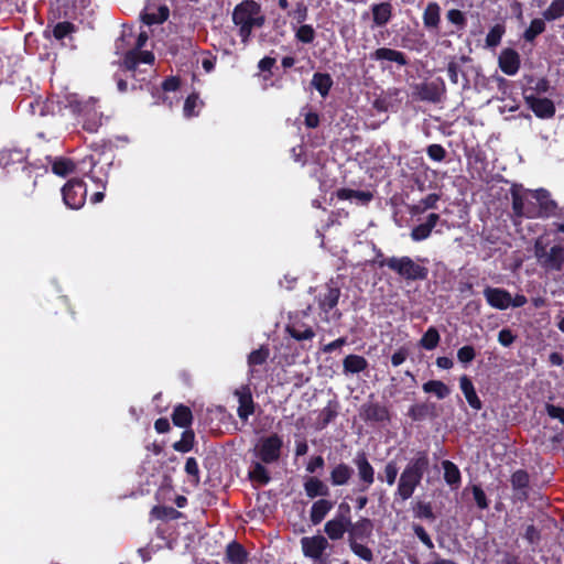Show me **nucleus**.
<instances>
[{
	"instance_id": "obj_6",
	"label": "nucleus",
	"mask_w": 564,
	"mask_h": 564,
	"mask_svg": "<svg viewBox=\"0 0 564 564\" xmlns=\"http://www.w3.org/2000/svg\"><path fill=\"white\" fill-rule=\"evenodd\" d=\"M534 254L542 268L549 271H558L564 263V247L553 246L547 250V245L543 237L536 239L534 243Z\"/></svg>"
},
{
	"instance_id": "obj_61",
	"label": "nucleus",
	"mask_w": 564,
	"mask_h": 564,
	"mask_svg": "<svg viewBox=\"0 0 564 564\" xmlns=\"http://www.w3.org/2000/svg\"><path fill=\"white\" fill-rule=\"evenodd\" d=\"M546 412L552 419L558 420L564 425V409L553 404H546Z\"/></svg>"
},
{
	"instance_id": "obj_12",
	"label": "nucleus",
	"mask_w": 564,
	"mask_h": 564,
	"mask_svg": "<svg viewBox=\"0 0 564 564\" xmlns=\"http://www.w3.org/2000/svg\"><path fill=\"white\" fill-rule=\"evenodd\" d=\"M301 544L304 555L313 560H319L323 552L329 546L327 539L323 535L302 538Z\"/></svg>"
},
{
	"instance_id": "obj_34",
	"label": "nucleus",
	"mask_w": 564,
	"mask_h": 564,
	"mask_svg": "<svg viewBox=\"0 0 564 564\" xmlns=\"http://www.w3.org/2000/svg\"><path fill=\"white\" fill-rule=\"evenodd\" d=\"M239 395L238 416L242 421H247L253 413V401L249 393H237Z\"/></svg>"
},
{
	"instance_id": "obj_11",
	"label": "nucleus",
	"mask_w": 564,
	"mask_h": 564,
	"mask_svg": "<svg viewBox=\"0 0 564 564\" xmlns=\"http://www.w3.org/2000/svg\"><path fill=\"white\" fill-rule=\"evenodd\" d=\"M445 91V85L442 79L431 83H423L415 86V94L420 100L438 102Z\"/></svg>"
},
{
	"instance_id": "obj_35",
	"label": "nucleus",
	"mask_w": 564,
	"mask_h": 564,
	"mask_svg": "<svg viewBox=\"0 0 564 564\" xmlns=\"http://www.w3.org/2000/svg\"><path fill=\"white\" fill-rule=\"evenodd\" d=\"M75 169L74 163L69 159L56 158L52 161V171L54 174L65 177Z\"/></svg>"
},
{
	"instance_id": "obj_63",
	"label": "nucleus",
	"mask_w": 564,
	"mask_h": 564,
	"mask_svg": "<svg viewBox=\"0 0 564 564\" xmlns=\"http://www.w3.org/2000/svg\"><path fill=\"white\" fill-rule=\"evenodd\" d=\"M324 467V458L322 456H314L310 459L306 465V470L311 474L315 473L317 469Z\"/></svg>"
},
{
	"instance_id": "obj_55",
	"label": "nucleus",
	"mask_w": 564,
	"mask_h": 564,
	"mask_svg": "<svg viewBox=\"0 0 564 564\" xmlns=\"http://www.w3.org/2000/svg\"><path fill=\"white\" fill-rule=\"evenodd\" d=\"M473 495H474V499H475L476 505L480 509L484 510V509L488 508V501H487L485 491L479 486H476V485L473 486Z\"/></svg>"
},
{
	"instance_id": "obj_50",
	"label": "nucleus",
	"mask_w": 564,
	"mask_h": 564,
	"mask_svg": "<svg viewBox=\"0 0 564 564\" xmlns=\"http://www.w3.org/2000/svg\"><path fill=\"white\" fill-rule=\"evenodd\" d=\"M295 36L302 43H312L315 37V31L311 25L304 24L297 29Z\"/></svg>"
},
{
	"instance_id": "obj_28",
	"label": "nucleus",
	"mask_w": 564,
	"mask_h": 564,
	"mask_svg": "<svg viewBox=\"0 0 564 564\" xmlns=\"http://www.w3.org/2000/svg\"><path fill=\"white\" fill-rule=\"evenodd\" d=\"M169 18V9L165 6H160L155 10L151 7H147L142 14V20L145 24L151 25L155 23H162Z\"/></svg>"
},
{
	"instance_id": "obj_52",
	"label": "nucleus",
	"mask_w": 564,
	"mask_h": 564,
	"mask_svg": "<svg viewBox=\"0 0 564 564\" xmlns=\"http://www.w3.org/2000/svg\"><path fill=\"white\" fill-rule=\"evenodd\" d=\"M426 152L429 158L436 162L443 161L446 155V151L441 144L429 145Z\"/></svg>"
},
{
	"instance_id": "obj_47",
	"label": "nucleus",
	"mask_w": 564,
	"mask_h": 564,
	"mask_svg": "<svg viewBox=\"0 0 564 564\" xmlns=\"http://www.w3.org/2000/svg\"><path fill=\"white\" fill-rule=\"evenodd\" d=\"M529 484V475L524 470H517L511 476V485L513 489L521 490L527 488Z\"/></svg>"
},
{
	"instance_id": "obj_32",
	"label": "nucleus",
	"mask_w": 564,
	"mask_h": 564,
	"mask_svg": "<svg viewBox=\"0 0 564 564\" xmlns=\"http://www.w3.org/2000/svg\"><path fill=\"white\" fill-rule=\"evenodd\" d=\"M444 479L449 486H458L460 484V471L458 467L451 460H443Z\"/></svg>"
},
{
	"instance_id": "obj_46",
	"label": "nucleus",
	"mask_w": 564,
	"mask_h": 564,
	"mask_svg": "<svg viewBox=\"0 0 564 564\" xmlns=\"http://www.w3.org/2000/svg\"><path fill=\"white\" fill-rule=\"evenodd\" d=\"M350 549L359 558L366 562H371L373 558L372 551L361 543L350 541Z\"/></svg>"
},
{
	"instance_id": "obj_13",
	"label": "nucleus",
	"mask_w": 564,
	"mask_h": 564,
	"mask_svg": "<svg viewBox=\"0 0 564 564\" xmlns=\"http://www.w3.org/2000/svg\"><path fill=\"white\" fill-rule=\"evenodd\" d=\"M524 99L536 117L550 119L555 115V106L551 99L540 98L534 95H527Z\"/></svg>"
},
{
	"instance_id": "obj_14",
	"label": "nucleus",
	"mask_w": 564,
	"mask_h": 564,
	"mask_svg": "<svg viewBox=\"0 0 564 564\" xmlns=\"http://www.w3.org/2000/svg\"><path fill=\"white\" fill-rule=\"evenodd\" d=\"M484 296L491 307L500 311L509 308L512 303L511 294L507 290L500 288L487 286L484 290Z\"/></svg>"
},
{
	"instance_id": "obj_42",
	"label": "nucleus",
	"mask_w": 564,
	"mask_h": 564,
	"mask_svg": "<svg viewBox=\"0 0 564 564\" xmlns=\"http://www.w3.org/2000/svg\"><path fill=\"white\" fill-rule=\"evenodd\" d=\"M194 433L193 431H184L180 441L173 444V448L176 452L187 453L193 448L194 444Z\"/></svg>"
},
{
	"instance_id": "obj_58",
	"label": "nucleus",
	"mask_w": 564,
	"mask_h": 564,
	"mask_svg": "<svg viewBox=\"0 0 564 564\" xmlns=\"http://www.w3.org/2000/svg\"><path fill=\"white\" fill-rule=\"evenodd\" d=\"M448 21L455 25L464 26L466 23L465 15L462 11L457 9H452L446 14Z\"/></svg>"
},
{
	"instance_id": "obj_24",
	"label": "nucleus",
	"mask_w": 564,
	"mask_h": 564,
	"mask_svg": "<svg viewBox=\"0 0 564 564\" xmlns=\"http://www.w3.org/2000/svg\"><path fill=\"white\" fill-rule=\"evenodd\" d=\"M368 361L365 357L359 355H348L343 360V371L345 375H357L366 370Z\"/></svg>"
},
{
	"instance_id": "obj_19",
	"label": "nucleus",
	"mask_w": 564,
	"mask_h": 564,
	"mask_svg": "<svg viewBox=\"0 0 564 564\" xmlns=\"http://www.w3.org/2000/svg\"><path fill=\"white\" fill-rule=\"evenodd\" d=\"M438 220H440L438 214H434V213L430 214L424 224H421L412 229L411 235H410L411 239L416 242L427 239L431 236V232H432L433 228L436 226Z\"/></svg>"
},
{
	"instance_id": "obj_10",
	"label": "nucleus",
	"mask_w": 564,
	"mask_h": 564,
	"mask_svg": "<svg viewBox=\"0 0 564 564\" xmlns=\"http://www.w3.org/2000/svg\"><path fill=\"white\" fill-rule=\"evenodd\" d=\"M352 462L357 468L358 477L360 480V487L358 490L365 492L375 482V468L364 452H358L355 455Z\"/></svg>"
},
{
	"instance_id": "obj_62",
	"label": "nucleus",
	"mask_w": 564,
	"mask_h": 564,
	"mask_svg": "<svg viewBox=\"0 0 564 564\" xmlns=\"http://www.w3.org/2000/svg\"><path fill=\"white\" fill-rule=\"evenodd\" d=\"M514 338L511 330L507 328L501 329L498 334V341L505 347H509L514 341Z\"/></svg>"
},
{
	"instance_id": "obj_17",
	"label": "nucleus",
	"mask_w": 564,
	"mask_h": 564,
	"mask_svg": "<svg viewBox=\"0 0 564 564\" xmlns=\"http://www.w3.org/2000/svg\"><path fill=\"white\" fill-rule=\"evenodd\" d=\"M351 524L350 520L346 517H336L325 523V533L332 540H339L344 536L348 527Z\"/></svg>"
},
{
	"instance_id": "obj_18",
	"label": "nucleus",
	"mask_w": 564,
	"mask_h": 564,
	"mask_svg": "<svg viewBox=\"0 0 564 564\" xmlns=\"http://www.w3.org/2000/svg\"><path fill=\"white\" fill-rule=\"evenodd\" d=\"M459 388L469 406L476 411H479L482 408V403L477 395L474 383L468 376L463 375L459 378Z\"/></svg>"
},
{
	"instance_id": "obj_45",
	"label": "nucleus",
	"mask_w": 564,
	"mask_h": 564,
	"mask_svg": "<svg viewBox=\"0 0 564 564\" xmlns=\"http://www.w3.org/2000/svg\"><path fill=\"white\" fill-rule=\"evenodd\" d=\"M288 332L296 340H307L312 339L315 335L314 330L311 327L306 326H290L288 327Z\"/></svg>"
},
{
	"instance_id": "obj_27",
	"label": "nucleus",
	"mask_w": 564,
	"mask_h": 564,
	"mask_svg": "<svg viewBox=\"0 0 564 564\" xmlns=\"http://www.w3.org/2000/svg\"><path fill=\"white\" fill-rule=\"evenodd\" d=\"M373 23L377 26L386 25L392 17V6L389 2H381L371 6Z\"/></svg>"
},
{
	"instance_id": "obj_3",
	"label": "nucleus",
	"mask_w": 564,
	"mask_h": 564,
	"mask_svg": "<svg viewBox=\"0 0 564 564\" xmlns=\"http://www.w3.org/2000/svg\"><path fill=\"white\" fill-rule=\"evenodd\" d=\"M232 21L239 28L241 42L246 45L250 40L252 29L261 28L264 24V17L256 1L246 0L234 9Z\"/></svg>"
},
{
	"instance_id": "obj_25",
	"label": "nucleus",
	"mask_w": 564,
	"mask_h": 564,
	"mask_svg": "<svg viewBox=\"0 0 564 564\" xmlns=\"http://www.w3.org/2000/svg\"><path fill=\"white\" fill-rule=\"evenodd\" d=\"M334 502L327 499L316 500L311 508L310 519L313 524H319L326 514L333 509Z\"/></svg>"
},
{
	"instance_id": "obj_39",
	"label": "nucleus",
	"mask_w": 564,
	"mask_h": 564,
	"mask_svg": "<svg viewBox=\"0 0 564 564\" xmlns=\"http://www.w3.org/2000/svg\"><path fill=\"white\" fill-rule=\"evenodd\" d=\"M545 31L544 19H533L530 26L524 31L523 37L528 42H533L534 39Z\"/></svg>"
},
{
	"instance_id": "obj_60",
	"label": "nucleus",
	"mask_w": 564,
	"mask_h": 564,
	"mask_svg": "<svg viewBox=\"0 0 564 564\" xmlns=\"http://www.w3.org/2000/svg\"><path fill=\"white\" fill-rule=\"evenodd\" d=\"M438 200H440V196L437 194H435V193L429 194L426 197H424L420 200L421 205H422V210L436 208V204Z\"/></svg>"
},
{
	"instance_id": "obj_43",
	"label": "nucleus",
	"mask_w": 564,
	"mask_h": 564,
	"mask_svg": "<svg viewBox=\"0 0 564 564\" xmlns=\"http://www.w3.org/2000/svg\"><path fill=\"white\" fill-rule=\"evenodd\" d=\"M249 474L252 480L258 481L261 485H265L270 481L269 473L260 462L253 464Z\"/></svg>"
},
{
	"instance_id": "obj_9",
	"label": "nucleus",
	"mask_w": 564,
	"mask_h": 564,
	"mask_svg": "<svg viewBox=\"0 0 564 564\" xmlns=\"http://www.w3.org/2000/svg\"><path fill=\"white\" fill-rule=\"evenodd\" d=\"M340 296V289L338 286L327 284L325 290L318 295V305L319 308L326 314H330L326 318H335L338 319L340 317V313L335 308L338 304V300Z\"/></svg>"
},
{
	"instance_id": "obj_44",
	"label": "nucleus",
	"mask_w": 564,
	"mask_h": 564,
	"mask_svg": "<svg viewBox=\"0 0 564 564\" xmlns=\"http://www.w3.org/2000/svg\"><path fill=\"white\" fill-rule=\"evenodd\" d=\"M350 533L355 536L368 535L371 532L372 523L369 519L364 518L354 524H350Z\"/></svg>"
},
{
	"instance_id": "obj_21",
	"label": "nucleus",
	"mask_w": 564,
	"mask_h": 564,
	"mask_svg": "<svg viewBox=\"0 0 564 564\" xmlns=\"http://www.w3.org/2000/svg\"><path fill=\"white\" fill-rule=\"evenodd\" d=\"M370 58L375 61H388L397 63L400 66L406 65L408 61L405 55L397 50L380 47L370 54Z\"/></svg>"
},
{
	"instance_id": "obj_5",
	"label": "nucleus",
	"mask_w": 564,
	"mask_h": 564,
	"mask_svg": "<svg viewBox=\"0 0 564 564\" xmlns=\"http://www.w3.org/2000/svg\"><path fill=\"white\" fill-rule=\"evenodd\" d=\"M68 107L74 113L84 117V129L89 132H96L102 122V115L96 109V100H80L76 95L67 98Z\"/></svg>"
},
{
	"instance_id": "obj_38",
	"label": "nucleus",
	"mask_w": 564,
	"mask_h": 564,
	"mask_svg": "<svg viewBox=\"0 0 564 564\" xmlns=\"http://www.w3.org/2000/svg\"><path fill=\"white\" fill-rule=\"evenodd\" d=\"M543 19L546 21H555L564 15V0H553L544 10Z\"/></svg>"
},
{
	"instance_id": "obj_59",
	"label": "nucleus",
	"mask_w": 564,
	"mask_h": 564,
	"mask_svg": "<svg viewBox=\"0 0 564 564\" xmlns=\"http://www.w3.org/2000/svg\"><path fill=\"white\" fill-rule=\"evenodd\" d=\"M198 105V97L196 95H191L187 97L184 104V115L185 117H193L195 115L194 109Z\"/></svg>"
},
{
	"instance_id": "obj_8",
	"label": "nucleus",
	"mask_w": 564,
	"mask_h": 564,
	"mask_svg": "<svg viewBox=\"0 0 564 564\" xmlns=\"http://www.w3.org/2000/svg\"><path fill=\"white\" fill-rule=\"evenodd\" d=\"M63 200L72 209H79L86 200L87 188L82 180L73 178L62 188Z\"/></svg>"
},
{
	"instance_id": "obj_41",
	"label": "nucleus",
	"mask_w": 564,
	"mask_h": 564,
	"mask_svg": "<svg viewBox=\"0 0 564 564\" xmlns=\"http://www.w3.org/2000/svg\"><path fill=\"white\" fill-rule=\"evenodd\" d=\"M227 557L232 564H242L247 553L240 544L231 543L227 547Z\"/></svg>"
},
{
	"instance_id": "obj_37",
	"label": "nucleus",
	"mask_w": 564,
	"mask_h": 564,
	"mask_svg": "<svg viewBox=\"0 0 564 564\" xmlns=\"http://www.w3.org/2000/svg\"><path fill=\"white\" fill-rule=\"evenodd\" d=\"M441 336L435 327H430L420 339V346L426 350H433L437 347Z\"/></svg>"
},
{
	"instance_id": "obj_30",
	"label": "nucleus",
	"mask_w": 564,
	"mask_h": 564,
	"mask_svg": "<svg viewBox=\"0 0 564 564\" xmlns=\"http://www.w3.org/2000/svg\"><path fill=\"white\" fill-rule=\"evenodd\" d=\"M311 84L321 94L322 97H326L332 88L333 79L329 74L315 73Z\"/></svg>"
},
{
	"instance_id": "obj_4",
	"label": "nucleus",
	"mask_w": 564,
	"mask_h": 564,
	"mask_svg": "<svg viewBox=\"0 0 564 564\" xmlns=\"http://www.w3.org/2000/svg\"><path fill=\"white\" fill-rule=\"evenodd\" d=\"M380 259L377 260L379 267H388L390 270L398 273L400 276L405 280H424L427 278L429 271L425 267L420 265L414 262L410 257H390L383 258L382 254L379 256Z\"/></svg>"
},
{
	"instance_id": "obj_64",
	"label": "nucleus",
	"mask_w": 564,
	"mask_h": 564,
	"mask_svg": "<svg viewBox=\"0 0 564 564\" xmlns=\"http://www.w3.org/2000/svg\"><path fill=\"white\" fill-rule=\"evenodd\" d=\"M408 355L409 352L405 348H400L399 350H397L391 357L392 366L398 367L401 364H403L408 358Z\"/></svg>"
},
{
	"instance_id": "obj_22",
	"label": "nucleus",
	"mask_w": 564,
	"mask_h": 564,
	"mask_svg": "<svg viewBox=\"0 0 564 564\" xmlns=\"http://www.w3.org/2000/svg\"><path fill=\"white\" fill-rule=\"evenodd\" d=\"M352 474L354 469L349 465L339 463L330 470L329 480L333 486H345L351 479Z\"/></svg>"
},
{
	"instance_id": "obj_2",
	"label": "nucleus",
	"mask_w": 564,
	"mask_h": 564,
	"mask_svg": "<svg viewBox=\"0 0 564 564\" xmlns=\"http://www.w3.org/2000/svg\"><path fill=\"white\" fill-rule=\"evenodd\" d=\"M430 465L429 456L425 452H419L412 457L400 474L395 498L406 501L410 499L419 485L421 484L425 471Z\"/></svg>"
},
{
	"instance_id": "obj_51",
	"label": "nucleus",
	"mask_w": 564,
	"mask_h": 564,
	"mask_svg": "<svg viewBox=\"0 0 564 564\" xmlns=\"http://www.w3.org/2000/svg\"><path fill=\"white\" fill-rule=\"evenodd\" d=\"M476 357V351L473 346L466 345L457 350V359L459 362L467 365Z\"/></svg>"
},
{
	"instance_id": "obj_16",
	"label": "nucleus",
	"mask_w": 564,
	"mask_h": 564,
	"mask_svg": "<svg viewBox=\"0 0 564 564\" xmlns=\"http://www.w3.org/2000/svg\"><path fill=\"white\" fill-rule=\"evenodd\" d=\"M154 55L149 51L130 50L124 54L123 64L129 70H135L140 63L152 64Z\"/></svg>"
},
{
	"instance_id": "obj_48",
	"label": "nucleus",
	"mask_w": 564,
	"mask_h": 564,
	"mask_svg": "<svg viewBox=\"0 0 564 564\" xmlns=\"http://www.w3.org/2000/svg\"><path fill=\"white\" fill-rule=\"evenodd\" d=\"M383 474H384L386 482L389 486L394 485L398 474H399V468H398L397 463L394 460L388 462L384 466Z\"/></svg>"
},
{
	"instance_id": "obj_7",
	"label": "nucleus",
	"mask_w": 564,
	"mask_h": 564,
	"mask_svg": "<svg viewBox=\"0 0 564 564\" xmlns=\"http://www.w3.org/2000/svg\"><path fill=\"white\" fill-rule=\"evenodd\" d=\"M283 440L278 434H270L258 440L254 455L264 464H273L280 459Z\"/></svg>"
},
{
	"instance_id": "obj_33",
	"label": "nucleus",
	"mask_w": 564,
	"mask_h": 564,
	"mask_svg": "<svg viewBox=\"0 0 564 564\" xmlns=\"http://www.w3.org/2000/svg\"><path fill=\"white\" fill-rule=\"evenodd\" d=\"M192 412L189 408L185 405H178L174 409L172 420L176 426L187 427L192 423Z\"/></svg>"
},
{
	"instance_id": "obj_31",
	"label": "nucleus",
	"mask_w": 564,
	"mask_h": 564,
	"mask_svg": "<svg viewBox=\"0 0 564 564\" xmlns=\"http://www.w3.org/2000/svg\"><path fill=\"white\" fill-rule=\"evenodd\" d=\"M422 389L425 393H433L440 400L447 398L451 394V389L440 380H430L423 383Z\"/></svg>"
},
{
	"instance_id": "obj_54",
	"label": "nucleus",
	"mask_w": 564,
	"mask_h": 564,
	"mask_svg": "<svg viewBox=\"0 0 564 564\" xmlns=\"http://www.w3.org/2000/svg\"><path fill=\"white\" fill-rule=\"evenodd\" d=\"M503 30L496 25L494 26L486 36V43L488 46H496L499 44L501 37H502Z\"/></svg>"
},
{
	"instance_id": "obj_40",
	"label": "nucleus",
	"mask_w": 564,
	"mask_h": 564,
	"mask_svg": "<svg viewBox=\"0 0 564 564\" xmlns=\"http://www.w3.org/2000/svg\"><path fill=\"white\" fill-rule=\"evenodd\" d=\"M270 351L267 347H260L257 350H253L248 356V365L250 367V371L253 372V368L256 366L262 365L267 361Z\"/></svg>"
},
{
	"instance_id": "obj_1",
	"label": "nucleus",
	"mask_w": 564,
	"mask_h": 564,
	"mask_svg": "<svg viewBox=\"0 0 564 564\" xmlns=\"http://www.w3.org/2000/svg\"><path fill=\"white\" fill-rule=\"evenodd\" d=\"M555 209L556 203L550 198L549 192L543 188L512 193V210L516 217H550L555 214Z\"/></svg>"
},
{
	"instance_id": "obj_49",
	"label": "nucleus",
	"mask_w": 564,
	"mask_h": 564,
	"mask_svg": "<svg viewBox=\"0 0 564 564\" xmlns=\"http://www.w3.org/2000/svg\"><path fill=\"white\" fill-rule=\"evenodd\" d=\"M413 510H414V514L416 518L429 519V520L434 519V513H433L432 507L427 502H422V501L417 502L415 505V507L413 508Z\"/></svg>"
},
{
	"instance_id": "obj_57",
	"label": "nucleus",
	"mask_w": 564,
	"mask_h": 564,
	"mask_svg": "<svg viewBox=\"0 0 564 564\" xmlns=\"http://www.w3.org/2000/svg\"><path fill=\"white\" fill-rule=\"evenodd\" d=\"M73 31V25L68 22L57 23L53 29V34L56 39L61 40Z\"/></svg>"
},
{
	"instance_id": "obj_53",
	"label": "nucleus",
	"mask_w": 564,
	"mask_h": 564,
	"mask_svg": "<svg viewBox=\"0 0 564 564\" xmlns=\"http://www.w3.org/2000/svg\"><path fill=\"white\" fill-rule=\"evenodd\" d=\"M413 531L419 540L430 550L434 547V543L430 535L426 533L425 529L420 524L413 525Z\"/></svg>"
},
{
	"instance_id": "obj_36",
	"label": "nucleus",
	"mask_w": 564,
	"mask_h": 564,
	"mask_svg": "<svg viewBox=\"0 0 564 564\" xmlns=\"http://www.w3.org/2000/svg\"><path fill=\"white\" fill-rule=\"evenodd\" d=\"M338 197L341 199L357 200L365 205L372 199V194L365 191L341 189L338 193Z\"/></svg>"
},
{
	"instance_id": "obj_23",
	"label": "nucleus",
	"mask_w": 564,
	"mask_h": 564,
	"mask_svg": "<svg viewBox=\"0 0 564 564\" xmlns=\"http://www.w3.org/2000/svg\"><path fill=\"white\" fill-rule=\"evenodd\" d=\"M306 496L311 499L329 495L328 486L317 477H307L303 484Z\"/></svg>"
},
{
	"instance_id": "obj_29",
	"label": "nucleus",
	"mask_w": 564,
	"mask_h": 564,
	"mask_svg": "<svg viewBox=\"0 0 564 564\" xmlns=\"http://www.w3.org/2000/svg\"><path fill=\"white\" fill-rule=\"evenodd\" d=\"M25 151L18 148L0 151V165L7 167L11 164L21 163L25 160Z\"/></svg>"
},
{
	"instance_id": "obj_26",
	"label": "nucleus",
	"mask_w": 564,
	"mask_h": 564,
	"mask_svg": "<svg viewBox=\"0 0 564 564\" xmlns=\"http://www.w3.org/2000/svg\"><path fill=\"white\" fill-rule=\"evenodd\" d=\"M441 22V7L437 2H429L423 12V24L427 30L438 29Z\"/></svg>"
},
{
	"instance_id": "obj_20",
	"label": "nucleus",
	"mask_w": 564,
	"mask_h": 564,
	"mask_svg": "<svg viewBox=\"0 0 564 564\" xmlns=\"http://www.w3.org/2000/svg\"><path fill=\"white\" fill-rule=\"evenodd\" d=\"M361 415L366 421L383 422L389 420V411L379 403L364 404Z\"/></svg>"
},
{
	"instance_id": "obj_15",
	"label": "nucleus",
	"mask_w": 564,
	"mask_h": 564,
	"mask_svg": "<svg viewBox=\"0 0 564 564\" xmlns=\"http://www.w3.org/2000/svg\"><path fill=\"white\" fill-rule=\"evenodd\" d=\"M499 67L506 75H516L520 67L519 54L511 48L503 50L499 56Z\"/></svg>"
},
{
	"instance_id": "obj_56",
	"label": "nucleus",
	"mask_w": 564,
	"mask_h": 564,
	"mask_svg": "<svg viewBox=\"0 0 564 564\" xmlns=\"http://www.w3.org/2000/svg\"><path fill=\"white\" fill-rule=\"evenodd\" d=\"M185 471L194 477L195 482L199 481V468L194 457H188L185 463Z\"/></svg>"
}]
</instances>
